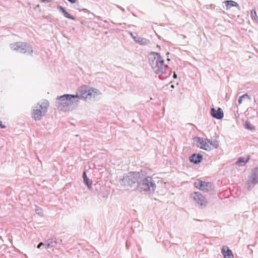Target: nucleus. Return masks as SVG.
<instances>
[{
	"label": "nucleus",
	"instance_id": "1a4fd4ad",
	"mask_svg": "<svg viewBox=\"0 0 258 258\" xmlns=\"http://www.w3.org/2000/svg\"><path fill=\"white\" fill-rule=\"evenodd\" d=\"M258 183V167L251 170L250 175L247 178V188L251 190Z\"/></svg>",
	"mask_w": 258,
	"mask_h": 258
},
{
	"label": "nucleus",
	"instance_id": "ddd939ff",
	"mask_svg": "<svg viewBox=\"0 0 258 258\" xmlns=\"http://www.w3.org/2000/svg\"><path fill=\"white\" fill-rule=\"evenodd\" d=\"M211 115L214 118L220 119L223 117V111L221 108H218L217 110L214 108H212L211 109Z\"/></svg>",
	"mask_w": 258,
	"mask_h": 258
},
{
	"label": "nucleus",
	"instance_id": "2eb2a0df",
	"mask_svg": "<svg viewBox=\"0 0 258 258\" xmlns=\"http://www.w3.org/2000/svg\"><path fill=\"white\" fill-rule=\"evenodd\" d=\"M202 159L203 156L200 154H193L189 158L190 161L195 164L200 163Z\"/></svg>",
	"mask_w": 258,
	"mask_h": 258
},
{
	"label": "nucleus",
	"instance_id": "9b49d317",
	"mask_svg": "<svg viewBox=\"0 0 258 258\" xmlns=\"http://www.w3.org/2000/svg\"><path fill=\"white\" fill-rule=\"evenodd\" d=\"M194 185L196 187L205 191H208L211 188V184L210 183H207L200 180L195 181Z\"/></svg>",
	"mask_w": 258,
	"mask_h": 258
},
{
	"label": "nucleus",
	"instance_id": "f03ea898",
	"mask_svg": "<svg viewBox=\"0 0 258 258\" xmlns=\"http://www.w3.org/2000/svg\"><path fill=\"white\" fill-rule=\"evenodd\" d=\"M75 95L78 99L79 102L80 100L90 102L99 99L102 93L97 88L88 85H83L78 88Z\"/></svg>",
	"mask_w": 258,
	"mask_h": 258
},
{
	"label": "nucleus",
	"instance_id": "c756f323",
	"mask_svg": "<svg viewBox=\"0 0 258 258\" xmlns=\"http://www.w3.org/2000/svg\"><path fill=\"white\" fill-rule=\"evenodd\" d=\"M47 241H45L44 243H43V245L45 248H49V247H47Z\"/></svg>",
	"mask_w": 258,
	"mask_h": 258
},
{
	"label": "nucleus",
	"instance_id": "f8f14e48",
	"mask_svg": "<svg viewBox=\"0 0 258 258\" xmlns=\"http://www.w3.org/2000/svg\"><path fill=\"white\" fill-rule=\"evenodd\" d=\"M148 59L150 62V64L151 66L153 65V63H155L156 61H159V60H161L162 58L159 53L155 52H151L148 55Z\"/></svg>",
	"mask_w": 258,
	"mask_h": 258
},
{
	"label": "nucleus",
	"instance_id": "b1692460",
	"mask_svg": "<svg viewBox=\"0 0 258 258\" xmlns=\"http://www.w3.org/2000/svg\"><path fill=\"white\" fill-rule=\"evenodd\" d=\"M247 97V98H249V96L247 94H243V95H242L241 96H240L239 99H238V104H240L241 103H242V98H244V97Z\"/></svg>",
	"mask_w": 258,
	"mask_h": 258
},
{
	"label": "nucleus",
	"instance_id": "7ed1b4c3",
	"mask_svg": "<svg viewBox=\"0 0 258 258\" xmlns=\"http://www.w3.org/2000/svg\"><path fill=\"white\" fill-rule=\"evenodd\" d=\"M49 102L44 99L38 102L33 108L31 116L35 120H40L44 116L48 111Z\"/></svg>",
	"mask_w": 258,
	"mask_h": 258
},
{
	"label": "nucleus",
	"instance_id": "6e6552de",
	"mask_svg": "<svg viewBox=\"0 0 258 258\" xmlns=\"http://www.w3.org/2000/svg\"><path fill=\"white\" fill-rule=\"evenodd\" d=\"M151 67L154 72L159 75L160 79H162L161 75L166 73L168 65L165 64L164 60L161 59L159 61L153 63Z\"/></svg>",
	"mask_w": 258,
	"mask_h": 258
},
{
	"label": "nucleus",
	"instance_id": "a878e982",
	"mask_svg": "<svg viewBox=\"0 0 258 258\" xmlns=\"http://www.w3.org/2000/svg\"><path fill=\"white\" fill-rule=\"evenodd\" d=\"M130 35L132 36V37L133 38V39L136 42V40H137V37H139V36L137 35V34H134L132 32H130Z\"/></svg>",
	"mask_w": 258,
	"mask_h": 258
},
{
	"label": "nucleus",
	"instance_id": "a211bd4d",
	"mask_svg": "<svg viewBox=\"0 0 258 258\" xmlns=\"http://www.w3.org/2000/svg\"><path fill=\"white\" fill-rule=\"evenodd\" d=\"M249 157H240L236 162V164L238 166H243L249 161Z\"/></svg>",
	"mask_w": 258,
	"mask_h": 258
},
{
	"label": "nucleus",
	"instance_id": "9d476101",
	"mask_svg": "<svg viewBox=\"0 0 258 258\" xmlns=\"http://www.w3.org/2000/svg\"><path fill=\"white\" fill-rule=\"evenodd\" d=\"M190 199L195 205L199 207H205L206 205V199L200 192L191 194Z\"/></svg>",
	"mask_w": 258,
	"mask_h": 258
},
{
	"label": "nucleus",
	"instance_id": "5701e85b",
	"mask_svg": "<svg viewBox=\"0 0 258 258\" xmlns=\"http://www.w3.org/2000/svg\"><path fill=\"white\" fill-rule=\"evenodd\" d=\"M251 17L252 19L254 20H257L258 19L256 11L254 10H252L251 11Z\"/></svg>",
	"mask_w": 258,
	"mask_h": 258
},
{
	"label": "nucleus",
	"instance_id": "39448f33",
	"mask_svg": "<svg viewBox=\"0 0 258 258\" xmlns=\"http://www.w3.org/2000/svg\"><path fill=\"white\" fill-rule=\"evenodd\" d=\"M139 174L137 172H130L124 175L120 180V184L123 186H131L138 182Z\"/></svg>",
	"mask_w": 258,
	"mask_h": 258
},
{
	"label": "nucleus",
	"instance_id": "393cba45",
	"mask_svg": "<svg viewBox=\"0 0 258 258\" xmlns=\"http://www.w3.org/2000/svg\"><path fill=\"white\" fill-rule=\"evenodd\" d=\"M35 211L36 212V213L40 215V216H42V211L41 209H39L38 208H37L36 209H35Z\"/></svg>",
	"mask_w": 258,
	"mask_h": 258
},
{
	"label": "nucleus",
	"instance_id": "cd10ccee",
	"mask_svg": "<svg viewBox=\"0 0 258 258\" xmlns=\"http://www.w3.org/2000/svg\"><path fill=\"white\" fill-rule=\"evenodd\" d=\"M83 179L87 178L86 173L85 171L83 172Z\"/></svg>",
	"mask_w": 258,
	"mask_h": 258
},
{
	"label": "nucleus",
	"instance_id": "473e14b6",
	"mask_svg": "<svg viewBox=\"0 0 258 258\" xmlns=\"http://www.w3.org/2000/svg\"><path fill=\"white\" fill-rule=\"evenodd\" d=\"M171 87L172 88H173V87H174V86H173V85H172L171 86Z\"/></svg>",
	"mask_w": 258,
	"mask_h": 258
},
{
	"label": "nucleus",
	"instance_id": "bb28decb",
	"mask_svg": "<svg viewBox=\"0 0 258 258\" xmlns=\"http://www.w3.org/2000/svg\"><path fill=\"white\" fill-rule=\"evenodd\" d=\"M0 127L2 128H5L6 127V125L3 124L2 121H0Z\"/></svg>",
	"mask_w": 258,
	"mask_h": 258
},
{
	"label": "nucleus",
	"instance_id": "6ab92c4d",
	"mask_svg": "<svg viewBox=\"0 0 258 258\" xmlns=\"http://www.w3.org/2000/svg\"><path fill=\"white\" fill-rule=\"evenodd\" d=\"M225 3H226V7L227 8V9H230L232 7L236 6L237 5H238L236 2L232 1H227L225 2Z\"/></svg>",
	"mask_w": 258,
	"mask_h": 258
},
{
	"label": "nucleus",
	"instance_id": "f3484780",
	"mask_svg": "<svg viewBox=\"0 0 258 258\" xmlns=\"http://www.w3.org/2000/svg\"><path fill=\"white\" fill-rule=\"evenodd\" d=\"M136 42L141 45H147L150 43V41L149 39L142 38L139 36V37H137Z\"/></svg>",
	"mask_w": 258,
	"mask_h": 258
},
{
	"label": "nucleus",
	"instance_id": "72a5a7b5",
	"mask_svg": "<svg viewBox=\"0 0 258 258\" xmlns=\"http://www.w3.org/2000/svg\"><path fill=\"white\" fill-rule=\"evenodd\" d=\"M169 54V53H167L166 54V55H167V56H168Z\"/></svg>",
	"mask_w": 258,
	"mask_h": 258
},
{
	"label": "nucleus",
	"instance_id": "f257e3e1",
	"mask_svg": "<svg viewBox=\"0 0 258 258\" xmlns=\"http://www.w3.org/2000/svg\"><path fill=\"white\" fill-rule=\"evenodd\" d=\"M79 105V100L75 94H66L57 97L55 106L60 111H72L76 109Z\"/></svg>",
	"mask_w": 258,
	"mask_h": 258
},
{
	"label": "nucleus",
	"instance_id": "2f4dec72",
	"mask_svg": "<svg viewBox=\"0 0 258 258\" xmlns=\"http://www.w3.org/2000/svg\"><path fill=\"white\" fill-rule=\"evenodd\" d=\"M173 78L175 79L177 78V75L175 74V73H174L173 74Z\"/></svg>",
	"mask_w": 258,
	"mask_h": 258
},
{
	"label": "nucleus",
	"instance_id": "20e7f679",
	"mask_svg": "<svg viewBox=\"0 0 258 258\" xmlns=\"http://www.w3.org/2000/svg\"><path fill=\"white\" fill-rule=\"evenodd\" d=\"M138 187L142 190L153 193L155 190L156 185L152 177L148 176L139 182Z\"/></svg>",
	"mask_w": 258,
	"mask_h": 258
},
{
	"label": "nucleus",
	"instance_id": "c85d7f7f",
	"mask_svg": "<svg viewBox=\"0 0 258 258\" xmlns=\"http://www.w3.org/2000/svg\"><path fill=\"white\" fill-rule=\"evenodd\" d=\"M43 242H40L39 243V244L37 246V248H40L41 247V246H43Z\"/></svg>",
	"mask_w": 258,
	"mask_h": 258
},
{
	"label": "nucleus",
	"instance_id": "423d86ee",
	"mask_svg": "<svg viewBox=\"0 0 258 258\" xmlns=\"http://www.w3.org/2000/svg\"><path fill=\"white\" fill-rule=\"evenodd\" d=\"M12 49L19 52L31 54L33 51L32 47L25 42H17L10 45Z\"/></svg>",
	"mask_w": 258,
	"mask_h": 258
},
{
	"label": "nucleus",
	"instance_id": "4be33fe9",
	"mask_svg": "<svg viewBox=\"0 0 258 258\" xmlns=\"http://www.w3.org/2000/svg\"><path fill=\"white\" fill-rule=\"evenodd\" d=\"M84 182L87 185L88 188L89 189H91L92 188V182L89 181L88 178H86V179H84Z\"/></svg>",
	"mask_w": 258,
	"mask_h": 258
},
{
	"label": "nucleus",
	"instance_id": "dca6fc26",
	"mask_svg": "<svg viewBox=\"0 0 258 258\" xmlns=\"http://www.w3.org/2000/svg\"><path fill=\"white\" fill-rule=\"evenodd\" d=\"M57 9L60 12L62 13L64 17L73 20L76 19L75 17L71 16L69 13H68L62 6H58Z\"/></svg>",
	"mask_w": 258,
	"mask_h": 258
},
{
	"label": "nucleus",
	"instance_id": "7c9ffc66",
	"mask_svg": "<svg viewBox=\"0 0 258 258\" xmlns=\"http://www.w3.org/2000/svg\"><path fill=\"white\" fill-rule=\"evenodd\" d=\"M69 2L71 3L72 4H74L76 3L77 0H68Z\"/></svg>",
	"mask_w": 258,
	"mask_h": 258
},
{
	"label": "nucleus",
	"instance_id": "412c9836",
	"mask_svg": "<svg viewBox=\"0 0 258 258\" xmlns=\"http://www.w3.org/2000/svg\"><path fill=\"white\" fill-rule=\"evenodd\" d=\"M245 124V127L249 130L251 131L254 129V126L249 121H246Z\"/></svg>",
	"mask_w": 258,
	"mask_h": 258
},
{
	"label": "nucleus",
	"instance_id": "4468645a",
	"mask_svg": "<svg viewBox=\"0 0 258 258\" xmlns=\"http://www.w3.org/2000/svg\"><path fill=\"white\" fill-rule=\"evenodd\" d=\"M221 253L224 258H234L232 251L226 246H223L221 249Z\"/></svg>",
	"mask_w": 258,
	"mask_h": 258
},
{
	"label": "nucleus",
	"instance_id": "aec40b11",
	"mask_svg": "<svg viewBox=\"0 0 258 258\" xmlns=\"http://www.w3.org/2000/svg\"><path fill=\"white\" fill-rule=\"evenodd\" d=\"M56 244V241L52 239H48L47 240V247H54Z\"/></svg>",
	"mask_w": 258,
	"mask_h": 258
},
{
	"label": "nucleus",
	"instance_id": "0eeeda50",
	"mask_svg": "<svg viewBox=\"0 0 258 258\" xmlns=\"http://www.w3.org/2000/svg\"><path fill=\"white\" fill-rule=\"evenodd\" d=\"M200 148L206 151H210L214 149H217L219 146V143L216 140L199 138Z\"/></svg>",
	"mask_w": 258,
	"mask_h": 258
}]
</instances>
